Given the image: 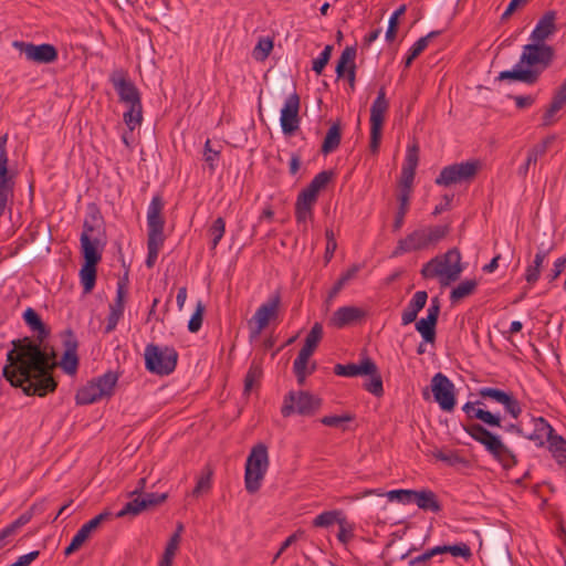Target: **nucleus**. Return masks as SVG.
<instances>
[{"instance_id": "f257e3e1", "label": "nucleus", "mask_w": 566, "mask_h": 566, "mask_svg": "<svg viewBox=\"0 0 566 566\" xmlns=\"http://www.w3.org/2000/svg\"><path fill=\"white\" fill-rule=\"evenodd\" d=\"M12 345L13 348L7 354L2 376L12 387L21 388L27 396L44 397L53 392L57 386L53 370L57 365L69 375L77 370V342L72 332L67 333L65 352L60 363L52 347L40 345L28 337L13 340Z\"/></svg>"}, {"instance_id": "f03ea898", "label": "nucleus", "mask_w": 566, "mask_h": 566, "mask_svg": "<svg viewBox=\"0 0 566 566\" xmlns=\"http://www.w3.org/2000/svg\"><path fill=\"white\" fill-rule=\"evenodd\" d=\"M165 200L161 195H155L147 208V259L146 265L153 268L167 239L165 234L166 218L164 216Z\"/></svg>"}, {"instance_id": "7ed1b4c3", "label": "nucleus", "mask_w": 566, "mask_h": 566, "mask_svg": "<svg viewBox=\"0 0 566 566\" xmlns=\"http://www.w3.org/2000/svg\"><path fill=\"white\" fill-rule=\"evenodd\" d=\"M463 429L474 441L481 443L502 464L503 469L509 470L517 463L513 451L503 443L497 434H494L481 423H469L463 426Z\"/></svg>"}, {"instance_id": "20e7f679", "label": "nucleus", "mask_w": 566, "mask_h": 566, "mask_svg": "<svg viewBox=\"0 0 566 566\" xmlns=\"http://www.w3.org/2000/svg\"><path fill=\"white\" fill-rule=\"evenodd\" d=\"M449 231V226H430L418 228L409 233L406 238L398 241V244L392 252V256L433 248L437 243L446 238Z\"/></svg>"}, {"instance_id": "39448f33", "label": "nucleus", "mask_w": 566, "mask_h": 566, "mask_svg": "<svg viewBox=\"0 0 566 566\" xmlns=\"http://www.w3.org/2000/svg\"><path fill=\"white\" fill-rule=\"evenodd\" d=\"M333 176L332 170L318 172L307 187L298 193L295 202V219L298 224H303V231H306V221L313 218V207L317 201L319 191L327 186Z\"/></svg>"}, {"instance_id": "423d86ee", "label": "nucleus", "mask_w": 566, "mask_h": 566, "mask_svg": "<svg viewBox=\"0 0 566 566\" xmlns=\"http://www.w3.org/2000/svg\"><path fill=\"white\" fill-rule=\"evenodd\" d=\"M461 254L458 249H451L440 256H436L427 262L421 270L423 277H440L442 283L458 280L462 272L460 264Z\"/></svg>"}, {"instance_id": "0eeeda50", "label": "nucleus", "mask_w": 566, "mask_h": 566, "mask_svg": "<svg viewBox=\"0 0 566 566\" xmlns=\"http://www.w3.org/2000/svg\"><path fill=\"white\" fill-rule=\"evenodd\" d=\"M145 367L157 376L170 375L177 366L178 353L174 347L148 344L144 352Z\"/></svg>"}, {"instance_id": "6e6552de", "label": "nucleus", "mask_w": 566, "mask_h": 566, "mask_svg": "<svg viewBox=\"0 0 566 566\" xmlns=\"http://www.w3.org/2000/svg\"><path fill=\"white\" fill-rule=\"evenodd\" d=\"M269 467L268 448L263 443L254 446L245 462L244 483L249 493L253 494L261 488Z\"/></svg>"}, {"instance_id": "1a4fd4ad", "label": "nucleus", "mask_w": 566, "mask_h": 566, "mask_svg": "<svg viewBox=\"0 0 566 566\" xmlns=\"http://www.w3.org/2000/svg\"><path fill=\"white\" fill-rule=\"evenodd\" d=\"M555 57V50L546 43H530L523 46L517 66H525L536 73V82L541 74L547 70Z\"/></svg>"}, {"instance_id": "9d476101", "label": "nucleus", "mask_w": 566, "mask_h": 566, "mask_svg": "<svg viewBox=\"0 0 566 566\" xmlns=\"http://www.w3.org/2000/svg\"><path fill=\"white\" fill-rule=\"evenodd\" d=\"M322 338L323 326L321 323H315L307 334L305 343L293 363V371L297 378L298 385L301 386L304 385L306 377L315 370V364H313L311 368H308L307 365Z\"/></svg>"}, {"instance_id": "9b49d317", "label": "nucleus", "mask_w": 566, "mask_h": 566, "mask_svg": "<svg viewBox=\"0 0 566 566\" xmlns=\"http://www.w3.org/2000/svg\"><path fill=\"white\" fill-rule=\"evenodd\" d=\"M322 405V400L308 391H290L285 397L281 408L283 417H290L293 413L301 416H313Z\"/></svg>"}, {"instance_id": "f8f14e48", "label": "nucleus", "mask_w": 566, "mask_h": 566, "mask_svg": "<svg viewBox=\"0 0 566 566\" xmlns=\"http://www.w3.org/2000/svg\"><path fill=\"white\" fill-rule=\"evenodd\" d=\"M7 140V135L0 137V216L11 213L14 197V175L8 169Z\"/></svg>"}, {"instance_id": "ddd939ff", "label": "nucleus", "mask_w": 566, "mask_h": 566, "mask_svg": "<svg viewBox=\"0 0 566 566\" xmlns=\"http://www.w3.org/2000/svg\"><path fill=\"white\" fill-rule=\"evenodd\" d=\"M480 168L478 160H469L449 165L440 171L434 182L438 186L449 187L471 181Z\"/></svg>"}, {"instance_id": "4468645a", "label": "nucleus", "mask_w": 566, "mask_h": 566, "mask_svg": "<svg viewBox=\"0 0 566 566\" xmlns=\"http://www.w3.org/2000/svg\"><path fill=\"white\" fill-rule=\"evenodd\" d=\"M389 102L386 98L385 87H380L376 99L370 107V143L373 154H377L381 140V129L385 122V114L388 112Z\"/></svg>"}, {"instance_id": "2eb2a0df", "label": "nucleus", "mask_w": 566, "mask_h": 566, "mask_svg": "<svg viewBox=\"0 0 566 566\" xmlns=\"http://www.w3.org/2000/svg\"><path fill=\"white\" fill-rule=\"evenodd\" d=\"M280 305L281 296L279 293H274L256 310L249 321L251 335L253 337H256L269 325L271 319L277 317Z\"/></svg>"}, {"instance_id": "dca6fc26", "label": "nucleus", "mask_w": 566, "mask_h": 566, "mask_svg": "<svg viewBox=\"0 0 566 566\" xmlns=\"http://www.w3.org/2000/svg\"><path fill=\"white\" fill-rule=\"evenodd\" d=\"M431 389L434 400L443 411H452L455 407L453 382L442 373L436 374L431 379Z\"/></svg>"}, {"instance_id": "f3484780", "label": "nucleus", "mask_w": 566, "mask_h": 566, "mask_svg": "<svg viewBox=\"0 0 566 566\" xmlns=\"http://www.w3.org/2000/svg\"><path fill=\"white\" fill-rule=\"evenodd\" d=\"M13 46L23 53L29 61L40 64H49L57 59L56 49L49 43L35 45L32 43L15 41L13 42Z\"/></svg>"}, {"instance_id": "a211bd4d", "label": "nucleus", "mask_w": 566, "mask_h": 566, "mask_svg": "<svg viewBox=\"0 0 566 566\" xmlns=\"http://www.w3.org/2000/svg\"><path fill=\"white\" fill-rule=\"evenodd\" d=\"M300 96L292 93L285 101L281 109V127L282 132L286 135H292L300 127Z\"/></svg>"}, {"instance_id": "6ab92c4d", "label": "nucleus", "mask_w": 566, "mask_h": 566, "mask_svg": "<svg viewBox=\"0 0 566 566\" xmlns=\"http://www.w3.org/2000/svg\"><path fill=\"white\" fill-rule=\"evenodd\" d=\"M479 395L482 398H489L503 405L505 411L514 419H517L522 413L521 403L512 394L499 388L484 387L479 390Z\"/></svg>"}, {"instance_id": "aec40b11", "label": "nucleus", "mask_w": 566, "mask_h": 566, "mask_svg": "<svg viewBox=\"0 0 566 566\" xmlns=\"http://www.w3.org/2000/svg\"><path fill=\"white\" fill-rule=\"evenodd\" d=\"M111 82L122 102L129 103L132 106L139 103V93L137 87L127 78L123 71L113 72L111 75Z\"/></svg>"}, {"instance_id": "412c9836", "label": "nucleus", "mask_w": 566, "mask_h": 566, "mask_svg": "<svg viewBox=\"0 0 566 566\" xmlns=\"http://www.w3.org/2000/svg\"><path fill=\"white\" fill-rule=\"evenodd\" d=\"M419 156H418V147L413 145L409 147L407 150L406 159L401 168L400 176V190L399 193H406L410 196L411 187L416 175V169L418 166Z\"/></svg>"}, {"instance_id": "4be33fe9", "label": "nucleus", "mask_w": 566, "mask_h": 566, "mask_svg": "<svg viewBox=\"0 0 566 566\" xmlns=\"http://www.w3.org/2000/svg\"><path fill=\"white\" fill-rule=\"evenodd\" d=\"M533 431L525 434V438L535 442L536 446L543 447L545 442H549L556 433L548 421L543 417H533Z\"/></svg>"}, {"instance_id": "5701e85b", "label": "nucleus", "mask_w": 566, "mask_h": 566, "mask_svg": "<svg viewBox=\"0 0 566 566\" xmlns=\"http://www.w3.org/2000/svg\"><path fill=\"white\" fill-rule=\"evenodd\" d=\"M365 316V312L356 306H343L334 312L329 318V325L335 328H344Z\"/></svg>"}, {"instance_id": "b1692460", "label": "nucleus", "mask_w": 566, "mask_h": 566, "mask_svg": "<svg viewBox=\"0 0 566 566\" xmlns=\"http://www.w3.org/2000/svg\"><path fill=\"white\" fill-rule=\"evenodd\" d=\"M476 405H482L481 401L471 402L468 401L462 410L467 413L470 419H478L489 427H502V418L499 413H493L489 410H484L482 408H476Z\"/></svg>"}, {"instance_id": "393cba45", "label": "nucleus", "mask_w": 566, "mask_h": 566, "mask_svg": "<svg viewBox=\"0 0 566 566\" xmlns=\"http://www.w3.org/2000/svg\"><path fill=\"white\" fill-rule=\"evenodd\" d=\"M556 13L547 11L537 22L535 29L531 33V40L535 43H545V41L555 33Z\"/></svg>"}, {"instance_id": "a878e982", "label": "nucleus", "mask_w": 566, "mask_h": 566, "mask_svg": "<svg viewBox=\"0 0 566 566\" xmlns=\"http://www.w3.org/2000/svg\"><path fill=\"white\" fill-rule=\"evenodd\" d=\"M428 294L426 291H417L408 305L401 313V324L403 326L413 323L417 319L418 313L426 306Z\"/></svg>"}, {"instance_id": "bb28decb", "label": "nucleus", "mask_w": 566, "mask_h": 566, "mask_svg": "<svg viewBox=\"0 0 566 566\" xmlns=\"http://www.w3.org/2000/svg\"><path fill=\"white\" fill-rule=\"evenodd\" d=\"M33 517V507L22 513L15 521L0 532V549L3 548Z\"/></svg>"}, {"instance_id": "cd10ccee", "label": "nucleus", "mask_w": 566, "mask_h": 566, "mask_svg": "<svg viewBox=\"0 0 566 566\" xmlns=\"http://www.w3.org/2000/svg\"><path fill=\"white\" fill-rule=\"evenodd\" d=\"M566 103V78L563 84L555 91L552 103L543 115V126L548 127L555 123L556 113L562 109Z\"/></svg>"}, {"instance_id": "c85d7f7f", "label": "nucleus", "mask_w": 566, "mask_h": 566, "mask_svg": "<svg viewBox=\"0 0 566 566\" xmlns=\"http://www.w3.org/2000/svg\"><path fill=\"white\" fill-rule=\"evenodd\" d=\"M375 370L376 364L370 358L364 359L360 364H337L334 367L335 375L343 377H355L364 375V373H373Z\"/></svg>"}, {"instance_id": "c756f323", "label": "nucleus", "mask_w": 566, "mask_h": 566, "mask_svg": "<svg viewBox=\"0 0 566 566\" xmlns=\"http://www.w3.org/2000/svg\"><path fill=\"white\" fill-rule=\"evenodd\" d=\"M113 518V513L111 511H103L85 524L81 526V528L74 535L75 538L78 539L80 544H84L91 534L95 532L103 523Z\"/></svg>"}, {"instance_id": "7c9ffc66", "label": "nucleus", "mask_w": 566, "mask_h": 566, "mask_svg": "<svg viewBox=\"0 0 566 566\" xmlns=\"http://www.w3.org/2000/svg\"><path fill=\"white\" fill-rule=\"evenodd\" d=\"M413 503L423 511L439 513L442 510L436 493L429 489L415 490Z\"/></svg>"}, {"instance_id": "2f4dec72", "label": "nucleus", "mask_w": 566, "mask_h": 566, "mask_svg": "<svg viewBox=\"0 0 566 566\" xmlns=\"http://www.w3.org/2000/svg\"><path fill=\"white\" fill-rule=\"evenodd\" d=\"M123 297H124V286L119 282L116 300L109 305V314L107 316V324L105 327V333H111L112 331H114L116 328L117 323L124 312Z\"/></svg>"}, {"instance_id": "473e14b6", "label": "nucleus", "mask_w": 566, "mask_h": 566, "mask_svg": "<svg viewBox=\"0 0 566 566\" xmlns=\"http://www.w3.org/2000/svg\"><path fill=\"white\" fill-rule=\"evenodd\" d=\"M129 495L134 497L126 502L117 513L113 514V517L132 520L142 513V493L139 489H136Z\"/></svg>"}, {"instance_id": "72a5a7b5", "label": "nucleus", "mask_w": 566, "mask_h": 566, "mask_svg": "<svg viewBox=\"0 0 566 566\" xmlns=\"http://www.w3.org/2000/svg\"><path fill=\"white\" fill-rule=\"evenodd\" d=\"M98 239L87 232H82L81 244L85 263L97 264L101 260V254L97 251Z\"/></svg>"}, {"instance_id": "f704fd0d", "label": "nucleus", "mask_w": 566, "mask_h": 566, "mask_svg": "<svg viewBox=\"0 0 566 566\" xmlns=\"http://www.w3.org/2000/svg\"><path fill=\"white\" fill-rule=\"evenodd\" d=\"M497 80L518 81L528 85H533L536 83V73L531 70L524 69V66H517L516 64L513 70L502 71L499 74Z\"/></svg>"}, {"instance_id": "c9c22d12", "label": "nucleus", "mask_w": 566, "mask_h": 566, "mask_svg": "<svg viewBox=\"0 0 566 566\" xmlns=\"http://www.w3.org/2000/svg\"><path fill=\"white\" fill-rule=\"evenodd\" d=\"M342 139V125L340 122H335L332 124L329 129L326 133V136L323 140L321 151L324 155H328L333 151H335Z\"/></svg>"}, {"instance_id": "e433bc0d", "label": "nucleus", "mask_w": 566, "mask_h": 566, "mask_svg": "<svg viewBox=\"0 0 566 566\" xmlns=\"http://www.w3.org/2000/svg\"><path fill=\"white\" fill-rule=\"evenodd\" d=\"M98 391V387L92 380L77 391L75 396L76 402L78 405H90L103 399L104 397Z\"/></svg>"}, {"instance_id": "4c0bfd02", "label": "nucleus", "mask_w": 566, "mask_h": 566, "mask_svg": "<svg viewBox=\"0 0 566 566\" xmlns=\"http://www.w3.org/2000/svg\"><path fill=\"white\" fill-rule=\"evenodd\" d=\"M124 122L128 127V132H124L122 139L126 146H130L134 143L133 130L136 125L142 123V109H138L136 113L134 108L129 109L124 114Z\"/></svg>"}, {"instance_id": "58836bf2", "label": "nucleus", "mask_w": 566, "mask_h": 566, "mask_svg": "<svg viewBox=\"0 0 566 566\" xmlns=\"http://www.w3.org/2000/svg\"><path fill=\"white\" fill-rule=\"evenodd\" d=\"M370 494H377L379 496L385 495V493L380 492L379 490H367L365 491L364 495H370ZM413 495L415 490H392L386 493V496L390 500H397L402 504H410L413 503Z\"/></svg>"}, {"instance_id": "ea45409f", "label": "nucleus", "mask_w": 566, "mask_h": 566, "mask_svg": "<svg viewBox=\"0 0 566 566\" xmlns=\"http://www.w3.org/2000/svg\"><path fill=\"white\" fill-rule=\"evenodd\" d=\"M548 450L558 464L566 465V440L562 436L551 438Z\"/></svg>"}, {"instance_id": "a19ab883", "label": "nucleus", "mask_w": 566, "mask_h": 566, "mask_svg": "<svg viewBox=\"0 0 566 566\" xmlns=\"http://www.w3.org/2000/svg\"><path fill=\"white\" fill-rule=\"evenodd\" d=\"M555 138V135H549L545 137L541 143L534 145L527 153V164H536V161L547 153Z\"/></svg>"}, {"instance_id": "79ce46f5", "label": "nucleus", "mask_w": 566, "mask_h": 566, "mask_svg": "<svg viewBox=\"0 0 566 566\" xmlns=\"http://www.w3.org/2000/svg\"><path fill=\"white\" fill-rule=\"evenodd\" d=\"M23 318L31 329L39 333L40 342L38 344L41 345V342L48 335V332L39 314L33 308L29 307L23 313Z\"/></svg>"}, {"instance_id": "37998d69", "label": "nucleus", "mask_w": 566, "mask_h": 566, "mask_svg": "<svg viewBox=\"0 0 566 566\" xmlns=\"http://www.w3.org/2000/svg\"><path fill=\"white\" fill-rule=\"evenodd\" d=\"M356 52L355 46H346L343 50L336 65L337 77H343L347 74L348 66L355 64Z\"/></svg>"}, {"instance_id": "c03bdc74", "label": "nucleus", "mask_w": 566, "mask_h": 566, "mask_svg": "<svg viewBox=\"0 0 566 566\" xmlns=\"http://www.w3.org/2000/svg\"><path fill=\"white\" fill-rule=\"evenodd\" d=\"M437 322L432 318L423 317L416 323V329L420 333L426 343L433 344L436 340Z\"/></svg>"}, {"instance_id": "a18cd8bd", "label": "nucleus", "mask_w": 566, "mask_h": 566, "mask_svg": "<svg viewBox=\"0 0 566 566\" xmlns=\"http://www.w3.org/2000/svg\"><path fill=\"white\" fill-rule=\"evenodd\" d=\"M117 379L118 378H117V375L115 373L107 371L106 374H104L101 377H97L93 381L98 387V389H99L98 392H101L102 396L105 398V397L112 396V394L114 391V387H115V385L117 382Z\"/></svg>"}, {"instance_id": "49530a36", "label": "nucleus", "mask_w": 566, "mask_h": 566, "mask_svg": "<svg viewBox=\"0 0 566 566\" xmlns=\"http://www.w3.org/2000/svg\"><path fill=\"white\" fill-rule=\"evenodd\" d=\"M344 513L340 510L325 511L318 514L312 522L314 527L327 528L342 518Z\"/></svg>"}, {"instance_id": "de8ad7c7", "label": "nucleus", "mask_w": 566, "mask_h": 566, "mask_svg": "<svg viewBox=\"0 0 566 566\" xmlns=\"http://www.w3.org/2000/svg\"><path fill=\"white\" fill-rule=\"evenodd\" d=\"M81 283L85 293H91L96 282V264L84 263L80 271Z\"/></svg>"}, {"instance_id": "09e8293b", "label": "nucleus", "mask_w": 566, "mask_h": 566, "mask_svg": "<svg viewBox=\"0 0 566 566\" xmlns=\"http://www.w3.org/2000/svg\"><path fill=\"white\" fill-rule=\"evenodd\" d=\"M478 282L475 280H467L461 282L457 287H454L450 293V300L452 302H458L469 295H471L476 289Z\"/></svg>"}, {"instance_id": "8fccbe9b", "label": "nucleus", "mask_w": 566, "mask_h": 566, "mask_svg": "<svg viewBox=\"0 0 566 566\" xmlns=\"http://www.w3.org/2000/svg\"><path fill=\"white\" fill-rule=\"evenodd\" d=\"M409 200H410V196H408L406 193L398 195L399 207L396 212L395 221L392 224L394 231H399L402 228L403 222H405V216L407 214V212L409 210Z\"/></svg>"}, {"instance_id": "3c124183", "label": "nucleus", "mask_w": 566, "mask_h": 566, "mask_svg": "<svg viewBox=\"0 0 566 566\" xmlns=\"http://www.w3.org/2000/svg\"><path fill=\"white\" fill-rule=\"evenodd\" d=\"M368 375L369 379L364 384V388L376 397H380L384 394L382 379L376 366V370L373 373H364Z\"/></svg>"}, {"instance_id": "603ef678", "label": "nucleus", "mask_w": 566, "mask_h": 566, "mask_svg": "<svg viewBox=\"0 0 566 566\" xmlns=\"http://www.w3.org/2000/svg\"><path fill=\"white\" fill-rule=\"evenodd\" d=\"M180 543L179 533H174L166 545L159 566H171L174 556Z\"/></svg>"}, {"instance_id": "864d4df0", "label": "nucleus", "mask_w": 566, "mask_h": 566, "mask_svg": "<svg viewBox=\"0 0 566 566\" xmlns=\"http://www.w3.org/2000/svg\"><path fill=\"white\" fill-rule=\"evenodd\" d=\"M262 376V368L259 364L252 363L244 377V394H249Z\"/></svg>"}, {"instance_id": "5fc2aeb1", "label": "nucleus", "mask_w": 566, "mask_h": 566, "mask_svg": "<svg viewBox=\"0 0 566 566\" xmlns=\"http://www.w3.org/2000/svg\"><path fill=\"white\" fill-rule=\"evenodd\" d=\"M211 476L212 471L209 468H206L205 472L199 476L191 495L198 497L205 493H208L211 489Z\"/></svg>"}, {"instance_id": "6e6d98bb", "label": "nucleus", "mask_w": 566, "mask_h": 566, "mask_svg": "<svg viewBox=\"0 0 566 566\" xmlns=\"http://www.w3.org/2000/svg\"><path fill=\"white\" fill-rule=\"evenodd\" d=\"M226 231V222L224 219L219 217L217 218L213 223L211 224L209 229V233L212 238L211 240V248L216 249L219 244L220 240L222 239Z\"/></svg>"}, {"instance_id": "4d7b16f0", "label": "nucleus", "mask_w": 566, "mask_h": 566, "mask_svg": "<svg viewBox=\"0 0 566 566\" xmlns=\"http://www.w3.org/2000/svg\"><path fill=\"white\" fill-rule=\"evenodd\" d=\"M273 49V41L269 38H262L253 49V57L256 61L265 60Z\"/></svg>"}, {"instance_id": "13d9d810", "label": "nucleus", "mask_w": 566, "mask_h": 566, "mask_svg": "<svg viewBox=\"0 0 566 566\" xmlns=\"http://www.w3.org/2000/svg\"><path fill=\"white\" fill-rule=\"evenodd\" d=\"M354 419H355V417L353 415L345 413V415H340V416H325V417L321 418L319 421L324 426L333 427V428H342L343 430H345L346 428L344 427V423L350 422Z\"/></svg>"}, {"instance_id": "bf43d9fd", "label": "nucleus", "mask_w": 566, "mask_h": 566, "mask_svg": "<svg viewBox=\"0 0 566 566\" xmlns=\"http://www.w3.org/2000/svg\"><path fill=\"white\" fill-rule=\"evenodd\" d=\"M205 310L206 307L203 303L201 301H198L195 313L192 314L188 322V329L190 333H197L201 328Z\"/></svg>"}, {"instance_id": "052dcab7", "label": "nucleus", "mask_w": 566, "mask_h": 566, "mask_svg": "<svg viewBox=\"0 0 566 566\" xmlns=\"http://www.w3.org/2000/svg\"><path fill=\"white\" fill-rule=\"evenodd\" d=\"M333 46L326 45L324 50L321 52L317 59L313 60L312 69L316 74H322L324 67L327 65V63L331 60Z\"/></svg>"}, {"instance_id": "680f3d73", "label": "nucleus", "mask_w": 566, "mask_h": 566, "mask_svg": "<svg viewBox=\"0 0 566 566\" xmlns=\"http://www.w3.org/2000/svg\"><path fill=\"white\" fill-rule=\"evenodd\" d=\"M337 524L339 525L337 538L342 544H347L354 537V527L347 522L345 515L342 516Z\"/></svg>"}, {"instance_id": "e2e57ef3", "label": "nucleus", "mask_w": 566, "mask_h": 566, "mask_svg": "<svg viewBox=\"0 0 566 566\" xmlns=\"http://www.w3.org/2000/svg\"><path fill=\"white\" fill-rule=\"evenodd\" d=\"M440 31H431L427 35L420 38L415 42V44L410 48L409 52L418 57L428 46L429 41L436 36H438Z\"/></svg>"}, {"instance_id": "0e129e2a", "label": "nucleus", "mask_w": 566, "mask_h": 566, "mask_svg": "<svg viewBox=\"0 0 566 566\" xmlns=\"http://www.w3.org/2000/svg\"><path fill=\"white\" fill-rule=\"evenodd\" d=\"M220 149L212 147L211 140L207 139L205 143L203 158L208 163L210 170H214V161L219 159Z\"/></svg>"}, {"instance_id": "69168bd1", "label": "nucleus", "mask_w": 566, "mask_h": 566, "mask_svg": "<svg viewBox=\"0 0 566 566\" xmlns=\"http://www.w3.org/2000/svg\"><path fill=\"white\" fill-rule=\"evenodd\" d=\"M167 493L157 494L154 492H144V510L155 507L158 504L165 502Z\"/></svg>"}, {"instance_id": "338daca9", "label": "nucleus", "mask_w": 566, "mask_h": 566, "mask_svg": "<svg viewBox=\"0 0 566 566\" xmlns=\"http://www.w3.org/2000/svg\"><path fill=\"white\" fill-rule=\"evenodd\" d=\"M448 553L454 557H462L464 559H469L472 556L470 547L464 543L448 545Z\"/></svg>"}, {"instance_id": "774afa93", "label": "nucleus", "mask_w": 566, "mask_h": 566, "mask_svg": "<svg viewBox=\"0 0 566 566\" xmlns=\"http://www.w3.org/2000/svg\"><path fill=\"white\" fill-rule=\"evenodd\" d=\"M565 268H566V255L562 256V258H558L554 262L553 269L547 274L548 281L549 282H554L555 280H557L559 277V275L563 273Z\"/></svg>"}]
</instances>
